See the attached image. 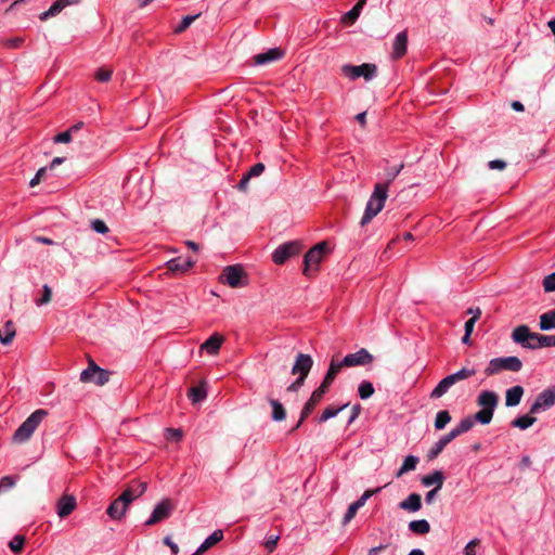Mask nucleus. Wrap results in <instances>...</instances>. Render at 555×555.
<instances>
[{
  "mask_svg": "<svg viewBox=\"0 0 555 555\" xmlns=\"http://www.w3.org/2000/svg\"><path fill=\"white\" fill-rule=\"evenodd\" d=\"M511 338L515 344L520 345L522 348L535 350L543 348L541 345V334L531 332L528 325L516 326L511 334Z\"/></svg>",
  "mask_w": 555,
  "mask_h": 555,
  "instance_id": "obj_3",
  "label": "nucleus"
},
{
  "mask_svg": "<svg viewBox=\"0 0 555 555\" xmlns=\"http://www.w3.org/2000/svg\"><path fill=\"white\" fill-rule=\"evenodd\" d=\"M49 412L43 409L36 410L33 412L15 430L12 441L21 444L29 440L34 431L41 424V422L48 416Z\"/></svg>",
  "mask_w": 555,
  "mask_h": 555,
  "instance_id": "obj_2",
  "label": "nucleus"
},
{
  "mask_svg": "<svg viewBox=\"0 0 555 555\" xmlns=\"http://www.w3.org/2000/svg\"><path fill=\"white\" fill-rule=\"evenodd\" d=\"M283 55V50L280 48H274L268 50L267 52L256 54L253 60L256 65H267L269 63L281 60Z\"/></svg>",
  "mask_w": 555,
  "mask_h": 555,
  "instance_id": "obj_17",
  "label": "nucleus"
},
{
  "mask_svg": "<svg viewBox=\"0 0 555 555\" xmlns=\"http://www.w3.org/2000/svg\"><path fill=\"white\" fill-rule=\"evenodd\" d=\"M535 421H537V418L534 416L528 414V415H524V416L515 418L512 422V425L514 427H517V428L524 430V429H527L530 426H532L535 423Z\"/></svg>",
  "mask_w": 555,
  "mask_h": 555,
  "instance_id": "obj_38",
  "label": "nucleus"
},
{
  "mask_svg": "<svg viewBox=\"0 0 555 555\" xmlns=\"http://www.w3.org/2000/svg\"><path fill=\"white\" fill-rule=\"evenodd\" d=\"M341 73L352 80L363 77L369 81L375 77L377 73V66L372 63H364L359 66L346 64L341 66Z\"/></svg>",
  "mask_w": 555,
  "mask_h": 555,
  "instance_id": "obj_9",
  "label": "nucleus"
},
{
  "mask_svg": "<svg viewBox=\"0 0 555 555\" xmlns=\"http://www.w3.org/2000/svg\"><path fill=\"white\" fill-rule=\"evenodd\" d=\"M264 165L262 163H257L248 170L246 173L250 179L259 177L264 171Z\"/></svg>",
  "mask_w": 555,
  "mask_h": 555,
  "instance_id": "obj_52",
  "label": "nucleus"
},
{
  "mask_svg": "<svg viewBox=\"0 0 555 555\" xmlns=\"http://www.w3.org/2000/svg\"><path fill=\"white\" fill-rule=\"evenodd\" d=\"M409 529L415 534L424 535L430 531V525L426 519L412 520L409 522Z\"/></svg>",
  "mask_w": 555,
  "mask_h": 555,
  "instance_id": "obj_35",
  "label": "nucleus"
},
{
  "mask_svg": "<svg viewBox=\"0 0 555 555\" xmlns=\"http://www.w3.org/2000/svg\"><path fill=\"white\" fill-rule=\"evenodd\" d=\"M541 345L544 347H555V335H542L541 334Z\"/></svg>",
  "mask_w": 555,
  "mask_h": 555,
  "instance_id": "obj_63",
  "label": "nucleus"
},
{
  "mask_svg": "<svg viewBox=\"0 0 555 555\" xmlns=\"http://www.w3.org/2000/svg\"><path fill=\"white\" fill-rule=\"evenodd\" d=\"M223 341L224 337L221 334L214 333L202 344L201 348L205 349L210 354H217Z\"/></svg>",
  "mask_w": 555,
  "mask_h": 555,
  "instance_id": "obj_25",
  "label": "nucleus"
},
{
  "mask_svg": "<svg viewBox=\"0 0 555 555\" xmlns=\"http://www.w3.org/2000/svg\"><path fill=\"white\" fill-rule=\"evenodd\" d=\"M313 365V360L309 354L299 352L296 356V361L292 367V374L298 375L300 377L307 378L311 367Z\"/></svg>",
  "mask_w": 555,
  "mask_h": 555,
  "instance_id": "obj_15",
  "label": "nucleus"
},
{
  "mask_svg": "<svg viewBox=\"0 0 555 555\" xmlns=\"http://www.w3.org/2000/svg\"><path fill=\"white\" fill-rule=\"evenodd\" d=\"M323 395L314 390L309 398V400L305 403L302 410H301V420H306L312 411L315 409V406L319 404V402L322 400Z\"/></svg>",
  "mask_w": 555,
  "mask_h": 555,
  "instance_id": "obj_30",
  "label": "nucleus"
},
{
  "mask_svg": "<svg viewBox=\"0 0 555 555\" xmlns=\"http://www.w3.org/2000/svg\"><path fill=\"white\" fill-rule=\"evenodd\" d=\"M539 327L541 331L555 328V310L547 311L540 315Z\"/></svg>",
  "mask_w": 555,
  "mask_h": 555,
  "instance_id": "obj_33",
  "label": "nucleus"
},
{
  "mask_svg": "<svg viewBox=\"0 0 555 555\" xmlns=\"http://www.w3.org/2000/svg\"><path fill=\"white\" fill-rule=\"evenodd\" d=\"M408 47V35L406 31L399 33L392 44V53L391 56L395 60L401 59L406 53Z\"/></svg>",
  "mask_w": 555,
  "mask_h": 555,
  "instance_id": "obj_22",
  "label": "nucleus"
},
{
  "mask_svg": "<svg viewBox=\"0 0 555 555\" xmlns=\"http://www.w3.org/2000/svg\"><path fill=\"white\" fill-rule=\"evenodd\" d=\"M474 425H475V421L473 420L472 416H468V417L463 418L459 423V425L451 430V433L454 435L455 438H457L459 436L470 430L474 427Z\"/></svg>",
  "mask_w": 555,
  "mask_h": 555,
  "instance_id": "obj_37",
  "label": "nucleus"
},
{
  "mask_svg": "<svg viewBox=\"0 0 555 555\" xmlns=\"http://www.w3.org/2000/svg\"><path fill=\"white\" fill-rule=\"evenodd\" d=\"M374 357L365 349L362 348L354 353H349L343 359V364L347 367L362 366L371 364Z\"/></svg>",
  "mask_w": 555,
  "mask_h": 555,
  "instance_id": "obj_13",
  "label": "nucleus"
},
{
  "mask_svg": "<svg viewBox=\"0 0 555 555\" xmlns=\"http://www.w3.org/2000/svg\"><path fill=\"white\" fill-rule=\"evenodd\" d=\"M280 540L279 535H270L267 541L264 542V546L268 550V552H273L276 547V544Z\"/></svg>",
  "mask_w": 555,
  "mask_h": 555,
  "instance_id": "obj_57",
  "label": "nucleus"
},
{
  "mask_svg": "<svg viewBox=\"0 0 555 555\" xmlns=\"http://www.w3.org/2000/svg\"><path fill=\"white\" fill-rule=\"evenodd\" d=\"M147 489V483L140 480H132L130 481L124 492L120 494L124 501L128 503L129 505L131 502H133L135 499L142 496L144 492Z\"/></svg>",
  "mask_w": 555,
  "mask_h": 555,
  "instance_id": "obj_14",
  "label": "nucleus"
},
{
  "mask_svg": "<svg viewBox=\"0 0 555 555\" xmlns=\"http://www.w3.org/2000/svg\"><path fill=\"white\" fill-rule=\"evenodd\" d=\"M113 70L111 68L101 67L95 73V79L101 82H106L111 79Z\"/></svg>",
  "mask_w": 555,
  "mask_h": 555,
  "instance_id": "obj_49",
  "label": "nucleus"
},
{
  "mask_svg": "<svg viewBox=\"0 0 555 555\" xmlns=\"http://www.w3.org/2000/svg\"><path fill=\"white\" fill-rule=\"evenodd\" d=\"M76 499L73 495H63L57 500L56 513L60 518H65L76 508Z\"/></svg>",
  "mask_w": 555,
  "mask_h": 555,
  "instance_id": "obj_16",
  "label": "nucleus"
},
{
  "mask_svg": "<svg viewBox=\"0 0 555 555\" xmlns=\"http://www.w3.org/2000/svg\"><path fill=\"white\" fill-rule=\"evenodd\" d=\"M365 3H366V0H358L356 5L350 11H348L346 14L343 15V17H341L343 23L346 25L354 24L356 21L358 20V17L360 16V13H361L363 7L365 5Z\"/></svg>",
  "mask_w": 555,
  "mask_h": 555,
  "instance_id": "obj_29",
  "label": "nucleus"
},
{
  "mask_svg": "<svg viewBox=\"0 0 555 555\" xmlns=\"http://www.w3.org/2000/svg\"><path fill=\"white\" fill-rule=\"evenodd\" d=\"M201 14H196V15H188V16H184L180 23V25L175 29V31L177 34H181L183 33L186 28L190 27V25L196 20L199 17Z\"/></svg>",
  "mask_w": 555,
  "mask_h": 555,
  "instance_id": "obj_45",
  "label": "nucleus"
},
{
  "mask_svg": "<svg viewBox=\"0 0 555 555\" xmlns=\"http://www.w3.org/2000/svg\"><path fill=\"white\" fill-rule=\"evenodd\" d=\"M91 227L95 232L101 233V234H105L108 232L107 225L105 224L104 221H102L100 219L93 220L91 223Z\"/></svg>",
  "mask_w": 555,
  "mask_h": 555,
  "instance_id": "obj_53",
  "label": "nucleus"
},
{
  "mask_svg": "<svg viewBox=\"0 0 555 555\" xmlns=\"http://www.w3.org/2000/svg\"><path fill=\"white\" fill-rule=\"evenodd\" d=\"M328 251L330 248L326 242H320L309 249L304 257V274L311 276L313 272H317L319 263Z\"/></svg>",
  "mask_w": 555,
  "mask_h": 555,
  "instance_id": "obj_6",
  "label": "nucleus"
},
{
  "mask_svg": "<svg viewBox=\"0 0 555 555\" xmlns=\"http://www.w3.org/2000/svg\"><path fill=\"white\" fill-rule=\"evenodd\" d=\"M207 396L206 383L202 382L198 386H193L188 391V397L193 403L203 401Z\"/></svg>",
  "mask_w": 555,
  "mask_h": 555,
  "instance_id": "obj_32",
  "label": "nucleus"
},
{
  "mask_svg": "<svg viewBox=\"0 0 555 555\" xmlns=\"http://www.w3.org/2000/svg\"><path fill=\"white\" fill-rule=\"evenodd\" d=\"M420 460L417 456L409 455L405 457L403 464L396 473V477L400 478L408 472L414 470L416 468V465L418 464Z\"/></svg>",
  "mask_w": 555,
  "mask_h": 555,
  "instance_id": "obj_34",
  "label": "nucleus"
},
{
  "mask_svg": "<svg viewBox=\"0 0 555 555\" xmlns=\"http://www.w3.org/2000/svg\"><path fill=\"white\" fill-rule=\"evenodd\" d=\"M111 373L101 369L93 360H89V366L80 374V380L83 383H94L103 386L109 380Z\"/></svg>",
  "mask_w": 555,
  "mask_h": 555,
  "instance_id": "obj_8",
  "label": "nucleus"
},
{
  "mask_svg": "<svg viewBox=\"0 0 555 555\" xmlns=\"http://www.w3.org/2000/svg\"><path fill=\"white\" fill-rule=\"evenodd\" d=\"M269 404L272 408L271 417L274 422H282L286 418V409L284 405L276 399L269 398Z\"/></svg>",
  "mask_w": 555,
  "mask_h": 555,
  "instance_id": "obj_31",
  "label": "nucleus"
},
{
  "mask_svg": "<svg viewBox=\"0 0 555 555\" xmlns=\"http://www.w3.org/2000/svg\"><path fill=\"white\" fill-rule=\"evenodd\" d=\"M358 511H359V508L357 506H354L353 504H350L345 516H344L343 524L346 525V524L350 522L357 515Z\"/></svg>",
  "mask_w": 555,
  "mask_h": 555,
  "instance_id": "obj_54",
  "label": "nucleus"
},
{
  "mask_svg": "<svg viewBox=\"0 0 555 555\" xmlns=\"http://www.w3.org/2000/svg\"><path fill=\"white\" fill-rule=\"evenodd\" d=\"M348 406V404H344L341 406H338V408H335V406H327L321 414L320 418H319V422L320 423H323V422H326L327 420L332 418V417H335L340 411H343L344 409H346Z\"/></svg>",
  "mask_w": 555,
  "mask_h": 555,
  "instance_id": "obj_41",
  "label": "nucleus"
},
{
  "mask_svg": "<svg viewBox=\"0 0 555 555\" xmlns=\"http://www.w3.org/2000/svg\"><path fill=\"white\" fill-rule=\"evenodd\" d=\"M476 374L475 369L463 367L454 374L448 375L442 378L438 385L430 392V399H438L442 397L453 385L457 382L469 378Z\"/></svg>",
  "mask_w": 555,
  "mask_h": 555,
  "instance_id": "obj_4",
  "label": "nucleus"
},
{
  "mask_svg": "<svg viewBox=\"0 0 555 555\" xmlns=\"http://www.w3.org/2000/svg\"><path fill=\"white\" fill-rule=\"evenodd\" d=\"M481 315V310L479 308H476V314H474L469 320L465 323V333L472 334L475 323L479 320Z\"/></svg>",
  "mask_w": 555,
  "mask_h": 555,
  "instance_id": "obj_51",
  "label": "nucleus"
},
{
  "mask_svg": "<svg viewBox=\"0 0 555 555\" xmlns=\"http://www.w3.org/2000/svg\"><path fill=\"white\" fill-rule=\"evenodd\" d=\"M499 403V396L491 390H483L479 393L477 398V404L482 409H490V411L494 412L496 405Z\"/></svg>",
  "mask_w": 555,
  "mask_h": 555,
  "instance_id": "obj_20",
  "label": "nucleus"
},
{
  "mask_svg": "<svg viewBox=\"0 0 555 555\" xmlns=\"http://www.w3.org/2000/svg\"><path fill=\"white\" fill-rule=\"evenodd\" d=\"M219 280L232 288L243 287L248 283V276L241 264L227 266Z\"/></svg>",
  "mask_w": 555,
  "mask_h": 555,
  "instance_id": "obj_7",
  "label": "nucleus"
},
{
  "mask_svg": "<svg viewBox=\"0 0 555 555\" xmlns=\"http://www.w3.org/2000/svg\"><path fill=\"white\" fill-rule=\"evenodd\" d=\"M52 299V288L49 285H43L41 297L35 300L37 306L48 305Z\"/></svg>",
  "mask_w": 555,
  "mask_h": 555,
  "instance_id": "obj_44",
  "label": "nucleus"
},
{
  "mask_svg": "<svg viewBox=\"0 0 555 555\" xmlns=\"http://www.w3.org/2000/svg\"><path fill=\"white\" fill-rule=\"evenodd\" d=\"M422 485L425 487L435 486L434 489L440 490L443 486L444 475L441 470H435L422 478Z\"/></svg>",
  "mask_w": 555,
  "mask_h": 555,
  "instance_id": "obj_26",
  "label": "nucleus"
},
{
  "mask_svg": "<svg viewBox=\"0 0 555 555\" xmlns=\"http://www.w3.org/2000/svg\"><path fill=\"white\" fill-rule=\"evenodd\" d=\"M302 249L300 241H291L280 245L272 254V260L275 264H283L289 258L297 256Z\"/></svg>",
  "mask_w": 555,
  "mask_h": 555,
  "instance_id": "obj_10",
  "label": "nucleus"
},
{
  "mask_svg": "<svg viewBox=\"0 0 555 555\" xmlns=\"http://www.w3.org/2000/svg\"><path fill=\"white\" fill-rule=\"evenodd\" d=\"M450 422H451V415H450L449 411H447V410L439 411L435 418V428L437 430H441Z\"/></svg>",
  "mask_w": 555,
  "mask_h": 555,
  "instance_id": "obj_39",
  "label": "nucleus"
},
{
  "mask_svg": "<svg viewBox=\"0 0 555 555\" xmlns=\"http://www.w3.org/2000/svg\"><path fill=\"white\" fill-rule=\"evenodd\" d=\"M344 367H347V366L343 364V360L341 361H337L335 358H333L331 363H330V367H328L326 373L336 378L337 374Z\"/></svg>",
  "mask_w": 555,
  "mask_h": 555,
  "instance_id": "obj_47",
  "label": "nucleus"
},
{
  "mask_svg": "<svg viewBox=\"0 0 555 555\" xmlns=\"http://www.w3.org/2000/svg\"><path fill=\"white\" fill-rule=\"evenodd\" d=\"M24 42V39L21 38V37H16V38H11V39H8L5 42H4V46L9 49H18Z\"/></svg>",
  "mask_w": 555,
  "mask_h": 555,
  "instance_id": "obj_58",
  "label": "nucleus"
},
{
  "mask_svg": "<svg viewBox=\"0 0 555 555\" xmlns=\"http://www.w3.org/2000/svg\"><path fill=\"white\" fill-rule=\"evenodd\" d=\"M522 369L521 360L516 356L491 359L485 369L487 376H493L502 371L519 372Z\"/></svg>",
  "mask_w": 555,
  "mask_h": 555,
  "instance_id": "obj_5",
  "label": "nucleus"
},
{
  "mask_svg": "<svg viewBox=\"0 0 555 555\" xmlns=\"http://www.w3.org/2000/svg\"><path fill=\"white\" fill-rule=\"evenodd\" d=\"M358 391L361 399H367L374 393V387L372 383L363 380L359 385Z\"/></svg>",
  "mask_w": 555,
  "mask_h": 555,
  "instance_id": "obj_43",
  "label": "nucleus"
},
{
  "mask_svg": "<svg viewBox=\"0 0 555 555\" xmlns=\"http://www.w3.org/2000/svg\"><path fill=\"white\" fill-rule=\"evenodd\" d=\"M196 262V259H193L191 257L186 259H182L181 257L175 258L169 260L166 266L167 269L171 272H180L184 273L189 269H191Z\"/></svg>",
  "mask_w": 555,
  "mask_h": 555,
  "instance_id": "obj_21",
  "label": "nucleus"
},
{
  "mask_svg": "<svg viewBox=\"0 0 555 555\" xmlns=\"http://www.w3.org/2000/svg\"><path fill=\"white\" fill-rule=\"evenodd\" d=\"M387 196V184L376 183L361 218V227L366 225L375 216H377V214L384 208Z\"/></svg>",
  "mask_w": 555,
  "mask_h": 555,
  "instance_id": "obj_1",
  "label": "nucleus"
},
{
  "mask_svg": "<svg viewBox=\"0 0 555 555\" xmlns=\"http://www.w3.org/2000/svg\"><path fill=\"white\" fill-rule=\"evenodd\" d=\"M175 506L170 499H164L152 512L151 517L145 521V526H154L157 522L170 517Z\"/></svg>",
  "mask_w": 555,
  "mask_h": 555,
  "instance_id": "obj_11",
  "label": "nucleus"
},
{
  "mask_svg": "<svg viewBox=\"0 0 555 555\" xmlns=\"http://www.w3.org/2000/svg\"><path fill=\"white\" fill-rule=\"evenodd\" d=\"M15 485L14 480L10 476H4L0 479V491L9 490Z\"/></svg>",
  "mask_w": 555,
  "mask_h": 555,
  "instance_id": "obj_61",
  "label": "nucleus"
},
{
  "mask_svg": "<svg viewBox=\"0 0 555 555\" xmlns=\"http://www.w3.org/2000/svg\"><path fill=\"white\" fill-rule=\"evenodd\" d=\"M454 439L455 437L451 431L441 437L428 451L427 459H436L443 451V449Z\"/></svg>",
  "mask_w": 555,
  "mask_h": 555,
  "instance_id": "obj_24",
  "label": "nucleus"
},
{
  "mask_svg": "<svg viewBox=\"0 0 555 555\" xmlns=\"http://www.w3.org/2000/svg\"><path fill=\"white\" fill-rule=\"evenodd\" d=\"M472 417L475 422H478L482 425H487L492 421L493 412L490 411V409H481L478 412H476Z\"/></svg>",
  "mask_w": 555,
  "mask_h": 555,
  "instance_id": "obj_40",
  "label": "nucleus"
},
{
  "mask_svg": "<svg viewBox=\"0 0 555 555\" xmlns=\"http://www.w3.org/2000/svg\"><path fill=\"white\" fill-rule=\"evenodd\" d=\"M403 167L404 165L401 164L398 167H392L386 170L387 181L384 182L383 184H387V189L389 188L390 183L397 178V176L401 172Z\"/></svg>",
  "mask_w": 555,
  "mask_h": 555,
  "instance_id": "obj_46",
  "label": "nucleus"
},
{
  "mask_svg": "<svg viewBox=\"0 0 555 555\" xmlns=\"http://www.w3.org/2000/svg\"><path fill=\"white\" fill-rule=\"evenodd\" d=\"M490 169L503 170L506 168V163L501 159L490 160L488 164Z\"/></svg>",
  "mask_w": 555,
  "mask_h": 555,
  "instance_id": "obj_64",
  "label": "nucleus"
},
{
  "mask_svg": "<svg viewBox=\"0 0 555 555\" xmlns=\"http://www.w3.org/2000/svg\"><path fill=\"white\" fill-rule=\"evenodd\" d=\"M306 378L298 376L288 387L287 391L296 392L305 384Z\"/></svg>",
  "mask_w": 555,
  "mask_h": 555,
  "instance_id": "obj_60",
  "label": "nucleus"
},
{
  "mask_svg": "<svg viewBox=\"0 0 555 555\" xmlns=\"http://www.w3.org/2000/svg\"><path fill=\"white\" fill-rule=\"evenodd\" d=\"M80 0H56L48 11L39 15L41 21L48 20L50 16L60 14L66 7L78 4Z\"/></svg>",
  "mask_w": 555,
  "mask_h": 555,
  "instance_id": "obj_19",
  "label": "nucleus"
},
{
  "mask_svg": "<svg viewBox=\"0 0 555 555\" xmlns=\"http://www.w3.org/2000/svg\"><path fill=\"white\" fill-rule=\"evenodd\" d=\"M15 336V327L12 321H8L3 328L0 330V341L3 345H9Z\"/></svg>",
  "mask_w": 555,
  "mask_h": 555,
  "instance_id": "obj_36",
  "label": "nucleus"
},
{
  "mask_svg": "<svg viewBox=\"0 0 555 555\" xmlns=\"http://www.w3.org/2000/svg\"><path fill=\"white\" fill-rule=\"evenodd\" d=\"M555 404V386L540 392L530 408V414H538Z\"/></svg>",
  "mask_w": 555,
  "mask_h": 555,
  "instance_id": "obj_12",
  "label": "nucleus"
},
{
  "mask_svg": "<svg viewBox=\"0 0 555 555\" xmlns=\"http://www.w3.org/2000/svg\"><path fill=\"white\" fill-rule=\"evenodd\" d=\"M128 506L129 504L119 495L111 503L106 513L112 519L119 520L125 516Z\"/></svg>",
  "mask_w": 555,
  "mask_h": 555,
  "instance_id": "obj_18",
  "label": "nucleus"
},
{
  "mask_svg": "<svg viewBox=\"0 0 555 555\" xmlns=\"http://www.w3.org/2000/svg\"><path fill=\"white\" fill-rule=\"evenodd\" d=\"M542 285L545 293L555 292V272L544 276Z\"/></svg>",
  "mask_w": 555,
  "mask_h": 555,
  "instance_id": "obj_48",
  "label": "nucleus"
},
{
  "mask_svg": "<svg viewBox=\"0 0 555 555\" xmlns=\"http://www.w3.org/2000/svg\"><path fill=\"white\" fill-rule=\"evenodd\" d=\"M223 539V532L222 530H216L214 531L196 550V552L193 555H202L204 554L208 548L217 544Z\"/></svg>",
  "mask_w": 555,
  "mask_h": 555,
  "instance_id": "obj_28",
  "label": "nucleus"
},
{
  "mask_svg": "<svg viewBox=\"0 0 555 555\" xmlns=\"http://www.w3.org/2000/svg\"><path fill=\"white\" fill-rule=\"evenodd\" d=\"M24 543L25 537L17 534L10 541L9 547L14 554H20L23 551Z\"/></svg>",
  "mask_w": 555,
  "mask_h": 555,
  "instance_id": "obj_42",
  "label": "nucleus"
},
{
  "mask_svg": "<svg viewBox=\"0 0 555 555\" xmlns=\"http://www.w3.org/2000/svg\"><path fill=\"white\" fill-rule=\"evenodd\" d=\"M46 172H47V168L46 167L40 168L37 171V173L35 175V177L30 180L29 185L31 188L38 185L40 183L41 179L44 177Z\"/></svg>",
  "mask_w": 555,
  "mask_h": 555,
  "instance_id": "obj_59",
  "label": "nucleus"
},
{
  "mask_svg": "<svg viewBox=\"0 0 555 555\" xmlns=\"http://www.w3.org/2000/svg\"><path fill=\"white\" fill-rule=\"evenodd\" d=\"M522 395L524 388L521 386L517 385L507 389L505 393V405L508 408L518 405L520 403Z\"/></svg>",
  "mask_w": 555,
  "mask_h": 555,
  "instance_id": "obj_27",
  "label": "nucleus"
},
{
  "mask_svg": "<svg viewBox=\"0 0 555 555\" xmlns=\"http://www.w3.org/2000/svg\"><path fill=\"white\" fill-rule=\"evenodd\" d=\"M53 141L54 143H68L72 141V132L69 130L61 132L54 137Z\"/></svg>",
  "mask_w": 555,
  "mask_h": 555,
  "instance_id": "obj_55",
  "label": "nucleus"
},
{
  "mask_svg": "<svg viewBox=\"0 0 555 555\" xmlns=\"http://www.w3.org/2000/svg\"><path fill=\"white\" fill-rule=\"evenodd\" d=\"M399 507L403 511L415 513L422 508V496L418 493H411L405 500L399 503Z\"/></svg>",
  "mask_w": 555,
  "mask_h": 555,
  "instance_id": "obj_23",
  "label": "nucleus"
},
{
  "mask_svg": "<svg viewBox=\"0 0 555 555\" xmlns=\"http://www.w3.org/2000/svg\"><path fill=\"white\" fill-rule=\"evenodd\" d=\"M480 543L479 539H473L469 541L466 546L464 547V555H476L475 554V547L478 546Z\"/></svg>",
  "mask_w": 555,
  "mask_h": 555,
  "instance_id": "obj_56",
  "label": "nucleus"
},
{
  "mask_svg": "<svg viewBox=\"0 0 555 555\" xmlns=\"http://www.w3.org/2000/svg\"><path fill=\"white\" fill-rule=\"evenodd\" d=\"M334 380L335 377L326 373L321 385L315 390L324 396Z\"/></svg>",
  "mask_w": 555,
  "mask_h": 555,
  "instance_id": "obj_50",
  "label": "nucleus"
},
{
  "mask_svg": "<svg viewBox=\"0 0 555 555\" xmlns=\"http://www.w3.org/2000/svg\"><path fill=\"white\" fill-rule=\"evenodd\" d=\"M167 439L179 441L182 438V430L176 428H168Z\"/></svg>",
  "mask_w": 555,
  "mask_h": 555,
  "instance_id": "obj_62",
  "label": "nucleus"
}]
</instances>
